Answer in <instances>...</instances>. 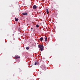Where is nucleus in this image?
<instances>
[{"label":"nucleus","mask_w":80,"mask_h":80,"mask_svg":"<svg viewBox=\"0 0 80 80\" xmlns=\"http://www.w3.org/2000/svg\"><path fill=\"white\" fill-rule=\"evenodd\" d=\"M17 21H18V18H17Z\"/></svg>","instance_id":"12"},{"label":"nucleus","mask_w":80,"mask_h":80,"mask_svg":"<svg viewBox=\"0 0 80 80\" xmlns=\"http://www.w3.org/2000/svg\"><path fill=\"white\" fill-rule=\"evenodd\" d=\"M31 29H32H32H33V28H31Z\"/></svg>","instance_id":"13"},{"label":"nucleus","mask_w":80,"mask_h":80,"mask_svg":"<svg viewBox=\"0 0 80 80\" xmlns=\"http://www.w3.org/2000/svg\"><path fill=\"white\" fill-rule=\"evenodd\" d=\"M39 27V26H38V25L37 24L36 25V27H37V28H38Z\"/></svg>","instance_id":"9"},{"label":"nucleus","mask_w":80,"mask_h":80,"mask_svg":"<svg viewBox=\"0 0 80 80\" xmlns=\"http://www.w3.org/2000/svg\"><path fill=\"white\" fill-rule=\"evenodd\" d=\"M46 12L47 14L49 13L48 9H46Z\"/></svg>","instance_id":"8"},{"label":"nucleus","mask_w":80,"mask_h":80,"mask_svg":"<svg viewBox=\"0 0 80 80\" xmlns=\"http://www.w3.org/2000/svg\"><path fill=\"white\" fill-rule=\"evenodd\" d=\"M40 41H42V40H43V38L42 37H41L40 38Z\"/></svg>","instance_id":"6"},{"label":"nucleus","mask_w":80,"mask_h":80,"mask_svg":"<svg viewBox=\"0 0 80 80\" xmlns=\"http://www.w3.org/2000/svg\"><path fill=\"white\" fill-rule=\"evenodd\" d=\"M31 31H33V30H31Z\"/></svg>","instance_id":"14"},{"label":"nucleus","mask_w":80,"mask_h":80,"mask_svg":"<svg viewBox=\"0 0 80 80\" xmlns=\"http://www.w3.org/2000/svg\"><path fill=\"white\" fill-rule=\"evenodd\" d=\"M26 49L27 50H28V49H29V48L27 47L26 48Z\"/></svg>","instance_id":"10"},{"label":"nucleus","mask_w":80,"mask_h":80,"mask_svg":"<svg viewBox=\"0 0 80 80\" xmlns=\"http://www.w3.org/2000/svg\"><path fill=\"white\" fill-rule=\"evenodd\" d=\"M22 15H27V13L24 12V13H22Z\"/></svg>","instance_id":"5"},{"label":"nucleus","mask_w":80,"mask_h":80,"mask_svg":"<svg viewBox=\"0 0 80 80\" xmlns=\"http://www.w3.org/2000/svg\"><path fill=\"white\" fill-rule=\"evenodd\" d=\"M45 42H47V36H45Z\"/></svg>","instance_id":"7"},{"label":"nucleus","mask_w":80,"mask_h":80,"mask_svg":"<svg viewBox=\"0 0 80 80\" xmlns=\"http://www.w3.org/2000/svg\"><path fill=\"white\" fill-rule=\"evenodd\" d=\"M38 47L40 49V50L41 52H42L43 50V46L39 45H38Z\"/></svg>","instance_id":"1"},{"label":"nucleus","mask_w":80,"mask_h":80,"mask_svg":"<svg viewBox=\"0 0 80 80\" xmlns=\"http://www.w3.org/2000/svg\"><path fill=\"white\" fill-rule=\"evenodd\" d=\"M34 65H39V62H35V63Z\"/></svg>","instance_id":"2"},{"label":"nucleus","mask_w":80,"mask_h":80,"mask_svg":"<svg viewBox=\"0 0 80 80\" xmlns=\"http://www.w3.org/2000/svg\"><path fill=\"white\" fill-rule=\"evenodd\" d=\"M15 21H17V18H15Z\"/></svg>","instance_id":"11"},{"label":"nucleus","mask_w":80,"mask_h":80,"mask_svg":"<svg viewBox=\"0 0 80 80\" xmlns=\"http://www.w3.org/2000/svg\"><path fill=\"white\" fill-rule=\"evenodd\" d=\"M15 58L16 59H17V58H20V57L19 56H15Z\"/></svg>","instance_id":"3"},{"label":"nucleus","mask_w":80,"mask_h":80,"mask_svg":"<svg viewBox=\"0 0 80 80\" xmlns=\"http://www.w3.org/2000/svg\"><path fill=\"white\" fill-rule=\"evenodd\" d=\"M33 9H34V10H35V9H36L37 8V6L35 5H34L33 6Z\"/></svg>","instance_id":"4"}]
</instances>
